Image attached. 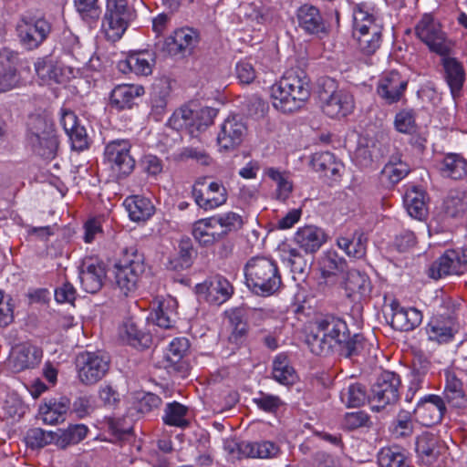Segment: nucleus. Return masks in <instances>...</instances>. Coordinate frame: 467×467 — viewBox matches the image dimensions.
<instances>
[{"mask_svg":"<svg viewBox=\"0 0 467 467\" xmlns=\"http://www.w3.org/2000/svg\"><path fill=\"white\" fill-rule=\"evenodd\" d=\"M343 288L350 300L359 302L369 297L372 285L366 273L351 269L346 274Z\"/></svg>","mask_w":467,"mask_h":467,"instance_id":"obj_22","label":"nucleus"},{"mask_svg":"<svg viewBox=\"0 0 467 467\" xmlns=\"http://www.w3.org/2000/svg\"><path fill=\"white\" fill-rule=\"evenodd\" d=\"M162 420L165 424L179 428L189 426V420L186 419L188 408L179 402L168 403L164 411Z\"/></svg>","mask_w":467,"mask_h":467,"instance_id":"obj_52","label":"nucleus"},{"mask_svg":"<svg viewBox=\"0 0 467 467\" xmlns=\"http://www.w3.org/2000/svg\"><path fill=\"white\" fill-rule=\"evenodd\" d=\"M177 302L174 298H168L160 302L158 308L151 314V319L157 326L163 328L173 327L177 317Z\"/></svg>","mask_w":467,"mask_h":467,"instance_id":"obj_42","label":"nucleus"},{"mask_svg":"<svg viewBox=\"0 0 467 467\" xmlns=\"http://www.w3.org/2000/svg\"><path fill=\"white\" fill-rule=\"evenodd\" d=\"M272 374L276 381L285 386L293 385L297 379L294 368L284 354L277 355L274 359Z\"/></svg>","mask_w":467,"mask_h":467,"instance_id":"obj_46","label":"nucleus"},{"mask_svg":"<svg viewBox=\"0 0 467 467\" xmlns=\"http://www.w3.org/2000/svg\"><path fill=\"white\" fill-rule=\"evenodd\" d=\"M320 266L322 275L324 277H329L336 275L338 273H343L347 269L348 265L343 257L339 256L334 251H328L321 258Z\"/></svg>","mask_w":467,"mask_h":467,"instance_id":"obj_53","label":"nucleus"},{"mask_svg":"<svg viewBox=\"0 0 467 467\" xmlns=\"http://www.w3.org/2000/svg\"><path fill=\"white\" fill-rule=\"evenodd\" d=\"M192 234L195 241L203 247H211L223 239V232L219 231L212 217L196 221Z\"/></svg>","mask_w":467,"mask_h":467,"instance_id":"obj_29","label":"nucleus"},{"mask_svg":"<svg viewBox=\"0 0 467 467\" xmlns=\"http://www.w3.org/2000/svg\"><path fill=\"white\" fill-rule=\"evenodd\" d=\"M219 231L223 232V238L231 232L236 231L243 225L242 217L234 212L218 214L212 217Z\"/></svg>","mask_w":467,"mask_h":467,"instance_id":"obj_61","label":"nucleus"},{"mask_svg":"<svg viewBox=\"0 0 467 467\" xmlns=\"http://www.w3.org/2000/svg\"><path fill=\"white\" fill-rule=\"evenodd\" d=\"M131 143L128 140H114L105 148V159L110 169L121 177L130 175L135 168V160L130 155Z\"/></svg>","mask_w":467,"mask_h":467,"instance_id":"obj_10","label":"nucleus"},{"mask_svg":"<svg viewBox=\"0 0 467 467\" xmlns=\"http://www.w3.org/2000/svg\"><path fill=\"white\" fill-rule=\"evenodd\" d=\"M372 26H381L378 19L364 4L357 5L353 9V31H370Z\"/></svg>","mask_w":467,"mask_h":467,"instance_id":"obj_51","label":"nucleus"},{"mask_svg":"<svg viewBox=\"0 0 467 467\" xmlns=\"http://www.w3.org/2000/svg\"><path fill=\"white\" fill-rule=\"evenodd\" d=\"M244 272L247 287L257 296H270L282 285L277 264L271 258L254 256L246 262Z\"/></svg>","mask_w":467,"mask_h":467,"instance_id":"obj_2","label":"nucleus"},{"mask_svg":"<svg viewBox=\"0 0 467 467\" xmlns=\"http://www.w3.org/2000/svg\"><path fill=\"white\" fill-rule=\"evenodd\" d=\"M123 205L133 222H145L149 220L155 212L151 201L140 195L127 197Z\"/></svg>","mask_w":467,"mask_h":467,"instance_id":"obj_34","label":"nucleus"},{"mask_svg":"<svg viewBox=\"0 0 467 467\" xmlns=\"http://www.w3.org/2000/svg\"><path fill=\"white\" fill-rule=\"evenodd\" d=\"M340 399L349 408H358L369 401L366 388L360 383H353L344 388L341 390Z\"/></svg>","mask_w":467,"mask_h":467,"instance_id":"obj_49","label":"nucleus"},{"mask_svg":"<svg viewBox=\"0 0 467 467\" xmlns=\"http://www.w3.org/2000/svg\"><path fill=\"white\" fill-rule=\"evenodd\" d=\"M233 293V285L222 275L211 278L207 285V300L214 305H221L226 302Z\"/></svg>","mask_w":467,"mask_h":467,"instance_id":"obj_38","label":"nucleus"},{"mask_svg":"<svg viewBox=\"0 0 467 467\" xmlns=\"http://www.w3.org/2000/svg\"><path fill=\"white\" fill-rule=\"evenodd\" d=\"M297 22L301 29L310 35H319L328 31V25L319 10L311 5H304L297 10Z\"/></svg>","mask_w":467,"mask_h":467,"instance_id":"obj_26","label":"nucleus"},{"mask_svg":"<svg viewBox=\"0 0 467 467\" xmlns=\"http://www.w3.org/2000/svg\"><path fill=\"white\" fill-rule=\"evenodd\" d=\"M190 344L187 338L185 337H177L174 338L169 345L166 353V360L170 363L171 366H175L178 364L187 350L189 349Z\"/></svg>","mask_w":467,"mask_h":467,"instance_id":"obj_63","label":"nucleus"},{"mask_svg":"<svg viewBox=\"0 0 467 467\" xmlns=\"http://www.w3.org/2000/svg\"><path fill=\"white\" fill-rule=\"evenodd\" d=\"M243 454L246 458H273L279 454V447L273 441H264L260 442H244Z\"/></svg>","mask_w":467,"mask_h":467,"instance_id":"obj_45","label":"nucleus"},{"mask_svg":"<svg viewBox=\"0 0 467 467\" xmlns=\"http://www.w3.org/2000/svg\"><path fill=\"white\" fill-rule=\"evenodd\" d=\"M273 106L283 113L301 109L310 97V80L301 68H291L270 88Z\"/></svg>","mask_w":467,"mask_h":467,"instance_id":"obj_1","label":"nucleus"},{"mask_svg":"<svg viewBox=\"0 0 467 467\" xmlns=\"http://www.w3.org/2000/svg\"><path fill=\"white\" fill-rule=\"evenodd\" d=\"M144 94V88L140 85L123 84L115 87L110 93V106L118 110L130 109L134 99Z\"/></svg>","mask_w":467,"mask_h":467,"instance_id":"obj_31","label":"nucleus"},{"mask_svg":"<svg viewBox=\"0 0 467 467\" xmlns=\"http://www.w3.org/2000/svg\"><path fill=\"white\" fill-rule=\"evenodd\" d=\"M315 326L333 348H337L346 358L358 356L364 347L363 337L358 334L350 337L347 323L337 317L327 316L316 321Z\"/></svg>","mask_w":467,"mask_h":467,"instance_id":"obj_3","label":"nucleus"},{"mask_svg":"<svg viewBox=\"0 0 467 467\" xmlns=\"http://www.w3.org/2000/svg\"><path fill=\"white\" fill-rule=\"evenodd\" d=\"M416 451L420 463L426 467H441L445 445L431 433H423L417 438Z\"/></svg>","mask_w":467,"mask_h":467,"instance_id":"obj_14","label":"nucleus"},{"mask_svg":"<svg viewBox=\"0 0 467 467\" xmlns=\"http://www.w3.org/2000/svg\"><path fill=\"white\" fill-rule=\"evenodd\" d=\"M404 203L408 213L413 218L421 220L427 214L425 193L417 188L406 192Z\"/></svg>","mask_w":467,"mask_h":467,"instance_id":"obj_48","label":"nucleus"},{"mask_svg":"<svg viewBox=\"0 0 467 467\" xmlns=\"http://www.w3.org/2000/svg\"><path fill=\"white\" fill-rule=\"evenodd\" d=\"M294 240L306 254H314L326 243L325 232L315 225H306L297 229Z\"/></svg>","mask_w":467,"mask_h":467,"instance_id":"obj_28","label":"nucleus"},{"mask_svg":"<svg viewBox=\"0 0 467 467\" xmlns=\"http://www.w3.org/2000/svg\"><path fill=\"white\" fill-rule=\"evenodd\" d=\"M466 265L459 249L447 250L429 268V276L440 279L449 275H462Z\"/></svg>","mask_w":467,"mask_h":467,"instance_id":"obj_18","label":"nucleus"},{"mask_svg":"<svg viewBox=\"0 0 467 467\" xmlns=\"http://www.w3.org/2000/svg\"><path fill=\"white\" fill-rule=\"evenodd\" d=\"M56 134L54 124L49 119L41 115H31L26 124V143L29 146L38 144L44 137Z\"/></svg>","mask_w":467,"mask_h":467,"instance_id":"obj_32","label":"nucleus"},{"mask_svg":"<svg viewBox=\"0 0 467 467\" xmlns=\"http://www.w3.org/2000/svg\"><path fill=\"white\" fill-rule=\"evenodd\" d=\"M265 174L276 183V199L281 202H285L293 191V183L288 174L273 167L267 168L265 171Z\"/></svg>","mask_w":467,"mask_h":467,"instance_id":"obj_50","label":"nucleus"},{"mask_svg":"<svg viewBox=\"0 0 467 467\" xmlns=\"http://www.w3.org/2000/svg\"><path fill=\"white\" fill-rule=\"evenodd\" d=\"M192 245L189 239H182L179 244L178 255L170 259L169 268L180 271L189 268L192 264Z\"/></svg>","mask_w":467,"mask_h":467,"instance_id":"obj_54","label":"nucleus"},{"mask_svg":"<svg viewBox=\"0 0 467 467\" xmlns=\"http://www.w3.org/2000/svg\"><path fill=\"white\" fill-rule=\"evenodd\" d=\"M382 26H372L370 31H353L358 49L366 54L372 55L381 43Z\"/></svg>","mask_w":467,"mask_h":467,"instance_id":"obj_43","label":"nucleus"},{"mask_svg":"<svg viewBox=\"0 0 467 467\" xmlns=\"http://www.w3.org/2000/svg\"><path fill=\"white\" fill-rule=\"evenodd\" d=\"M119 337L127 344L147 348L150 342V336L139 328L138 324L132 319H127L119 328Z\"/></svg>","mask_w":467,"mask_h":467,"instance_id":"obj_40","label":"nucleus"},{"mask_svg":"<svg viewBox=\"0 0 467 467\" xmlns=\"http://www.w3.org/2000/svg\"><path fill=\"white\" fill-rule=\"evenodd\" d=\"M409 172V165L402 161L400 157H392L382 170V175L388 178L392 184L400 182Z\"/></svg>","mask_w":467,"mask_h":467,"instance_id":"obj_57","label":"nucleus"},{"mask_svg":"<svg viewBox=\"0 0 467 467\" xmlns=\"http://www.w3.org/2000/svg\"><path fill=\"white\" fill-rule=\"evenodd\" d=\"M69 408L70 400L66 397L45 403L40 407L43 421L47 424H57L64 421Z\"/></svg>","mask_w":467,"mask_h":467,"instance_id":"obj_39","label":"nucleus"},{"mask_svg":"<svg viewBox=\"0 0 467 467\" xmlns=\"http://www.w3.org/2000/svg\"><path fill=\"white\" fill-rule=\"evenodd\" d=\"M445 78L453 97L462 89L465 73L462 65L455 58L448 57L443 60Z\"/></svg>","mask_w":467,"mask_h":467,"instance_id":"obj_44","label":"nucleus"},{"mask_svg":"<svg viewBox=\"0 0 467 467\" xmlns=\"http://www.w3.org/2000/svg\"><path fill=\"white\" fill-rule=\"evenodd\" d=\"M442 399L445 404L447 403L453 408H463L467 403L462 381L454 372L450 370L445 371V387Z\"/></svg>","mask_w":467,"mask_h":467,"instance_id":"obj_33","label":"nucleus"},{"mask_svg":"<svg viewBox=\"0 0 467 467\" xmlns=\"http://www.w3.org/2000/svg\"><path fill=\"white\" fill-rule=\"evenodd\" d=\"M133 19V12L127 0H107L106 13L102 20V29L108 39L119 40Z\"/></svg>","mask_w":467,"mask_h":467,"instance_id":"obj_7","label":"nucleus"},{"mask_svg":"<svg viewBox=\"0 0 467 467\" xmlns=\"http://www.w3.org/2000/svg\"><path fill=\"white\" fill-rule=\"evenodd\" d=\"M199 41L200 35L197 30L182 27L165 38L161 49L171 56L192 54Z\"/></svg>","mask_w":467,"mask_h":467,"instance_id":"obj_15","label":"nucleus"},{"mask_svg":"<svg viewBox=\"0 0 467 467\" xmlns=\"http://www.w3.org/2000/svg\"><path fill=\"white\" fill-rule=\"evenodd\" d=\"M42 358V350L32 345H17L12 348L8 366L14 372H20L37 366Z\"/></svg>","mask_w":467,"mask_h":467,"instance_id":"obj_21","label":"nucleus"},{"mask_svg":"<svg viewBox=\"0 0 467 467\" xmlns=\"http://www.w3.org/2000/svg\"><path fill=\"white\" fill-rule=\"evenodd\" d=\"M29 148L36 156L47 161L53 160L58 149L57 136L54 134L44 137L39 140L38 144H33Z\"/></svg>","mask_w":467,"mask_h":467,"instance_id":"obj_55","label":"nucleus"},{"mask_svg":"<svg viewBox=\"0 0 467 467\" xmlns=\"http://www.w3.org/2000/svg\"><path fill=\"white\" fill-rule=\"evenodd\" d=\"M445 411L444 400L437 395H430L418 403L414 414L422 425L432 426L442 420Z\"/></svg>","mask_w":467,"mask_h":467,"instance_id":"obj_19","label":"nucleus"},{"mask_svg":"<svg viewBox=\"0 0 467 467\" xmlns=\"http://www.w3.org/2000/svg\"><path fill=\"white\" fill-rule=\"evenodd\" d=\"M442 212L446 217L464 219L467 217V192H451L444 199Z\"/></svg>","mask_w":467,"mask_h":467,"instance_id":"obj_37","label":"nucleus"},{"mask_svg":"<svg viewBox=\"0 0 467 467\" xmlns=\"http://www.w3.org/2000/svg\"><path fill=\"white\" fill-rule=\"evenodd\" d=\"M216 115L217 109L210 107L197 110L182 107L171 115L169 124L177 130H186L193 136L195 131L204 130L212 125Z\"/></svg>","mask_w":467,"mask_h":467,"instance_id":"obj_6","label":"nucleus"},{"mask_svg":"<svg viewBox=\"0 0 467 467\" xmlns=\"http://www.w3.org/2000/svg\"><path fill=\"white\" fill-rule=\"evenodd\" d=\"M306 342L311 352L317 356L327 355L334 348L316 326L314 330L306 336Z\"/></svg>","mask_w":467,"mask_h":467,"instance_id":"obj_62","label":"nucleus"},{"mask_svg":"<svg viewBox=\"0 0 467 467\" xmlns=\"http://www.w3.org/2000/svg\"><path fill=\"white\" fill-rule=\"evenodd\" d=\"M57 444L66 447L69 444H76L81 441L88 433V428L83 424L69 426L66 430H58Z\"/></svg>","mask_w":467,"mask_h":467,"instance_id":"obj_59","label":"nucleus"},{"mask_svg":"<svg viewBox=\"0 0 467 467\" xmlns=\"http://www.w3.org/2000/svg\"><path fill=\"white\" fill-rule=\"evenodd\" d=\"M195 203L202 210L215 209L227 201V191L223 183L218 182H207V177L198 178L192 190Z\"/></svg>","mask_w":467,"mask_h":467,"instance_id":"obj_9","label":"nucleus"},{"mask_svg":"<svg viewBox=\"0 0 467 467\" xmlns=\"http://www.w3.org/2000/svg\"><path fill=\"white\" fill-rule=\"evenodd\" d=\"M78 278L86 292L90 294L99 292L106 278L104 264L93 258L84 259L78 267Z\"/></svg>","mask_w":467,"mask_h":467,"instance_id":"obj_17","label":"nucleus"},{"mask_svg":"<svg viewBox=\"0 0 467 467\" xmlns=\"http://www.w3.org/2000/svg\"><path fill=\"white\" fill-rule=\"evenodd\" d=\"M428 339L438 344L451 342L459 331V324L451 317H433L426 327Z\"/></svg>","mask_w":467,"mask_h":467,"instance_id":"obj_23","label":"nucleus"},{"mask_svg":"<svg viewBox=\"0 0 467 467\" xmlns=\"http://www.w3.org/2000/svg\"><path fill=\"white\" fill-rule=\"evenodd\" d=\"M417 36L432 51L444 54L448 47L445 45L444 34L441 26L430 15H424L415 27Z\"/></svg>","mask_w":467,"mask_h":467,"instance_id":"obj_16","label":"nucleus"},{"mask_svg":"<svg viewBox=\"0 0 467 467\" xmlns=\"http://www.w3.org/2000/svg\"><path fill=\"white\" fill-rule=\"evenodd\" d=\"M76 367L79 381L86 386H92L108 374L110 358L103 351H83L77 356Z\"/></svg>","mask_w":467,"mask_h":467,"instance_id":"obj_5","label":"nucleus"},{"mask_svg":"<svg viewBox=\"0 0 467 467\" xmlns=\"http://www.w3.org/2000/svg\"><path fill=\"white\" fill-rule=\"evenodd\" d=\"M400 377L391 371H383L371 387L369 402L377 410L395 404L400 399Z\"/></svg>","mask_w":467,"mask_h":467,"instance_id":"obj_8","label":"nucleus"},{"mask_svg":"<svg viewBox=\"0 0 467 467\" xmlns=\"http://www.w3.org/2000/svg\"><path fill=\"white\" fill-rule=\"evenodd\" d=\"M74 6L81 19L88 24L98 21L101 14L99 0H74Z\"/></svg>","mask_w":467,"mask_h":467,"instance_id":"obj_58","label":"nucleus"},{"mask_svg":"<svg viewBox=\"0 0 467 467\" xmlns=\"http://www.w3.org/2000/svg\"><path fill=\"white\" fill-rule=\"evenodd\" d=\"M60 123L69 137L74 150H83L88 147L86 130L83 126L79 125L78 117L73 111L62 109Z\"/></svg>","mask_w":467,"mask_h":467,"instance_id":"obj_25","label":"nucleus"},{"mask_svg":"<svg viewBox=\"0 0 467 467\" xmlns=\"http://www.w3.org/2000/svg\"><path fill=\"white\" fill-rule=\"evenodd\" d=\"M19 39L27 49L38 47L51 32V25L44 18L21 19L16 26Z\"/></svg>","mask_w":467,"mask_h":467,"instance_id":"obj_13","label":"nucleus"},{"mask_svg":"<svg viewBox=\"0 0 467 467\" xmlns=\"http://www.w3.org/2000/svg\"><path fill=\"white\" fill-rule=\"evenodd\" d=\"M57 432L47 431L40 428H34L27 431L26 441V444L32 449L43 448L53 441L57 443Z\"/></svg>","mask_w":467,"mask_h":467,"instance_id":"obj_60","label":"nucleus"},{"mask_svg":"<svg viewBox=\"0 0 467 467\" xmlns=\"http://www.w3.org/2000/svg\"><path fill=\"white\" fill-rule=\"evenodd\" d=\"M179 158L181 161L192 160L203 166H209L213 162V158L202 147H184L180 151Z\"/></svg>","mask_w":467,"mask_h":467,"instance_id":"obj_64","label":"nucleus"},{"mask_svg":"<svg viewBox=\"0 0 467 467\" xmlns=\"http://www.w3.org/2000/svg\"><path fill=\"white\" fill-rule=\"evenodd\" d=\"M408 86V79L398 71L391 70L383 74L379 81L378 94L387 103L398 102L402 98Z\"/></svg>","mask_w":467,"mask_h":467,"instance_id":"obj_20","label":"nucleus"},{"mask_svg":"<svg viewBox=\"0 0 467 467\" xmlns=\"http://www.w3.org/2000/svg\"><path fill=\"white\" fill-rule=\"evenodd\" d=\"M324 85L332 90L330 93L323 90L319 94L323 112L330 118L345 117L349 114L354 108L352 96L343 90H336L332 79H327Z\"/></svg>","mask_w":467,"mask_h":467,"instance_id":"obj_11","label":"nucleus"},{"mask_svg":"<svg viewBox=\"0 0 467 467\" xmlns=\"http://www.w3.org/2000/svg\"><path fill=\"white\" fill-rule=\"evenodd\" d=\"M368 237L361 231H355L351 237L339 236L337 239V246L348 256L362 258L366 254Z\"/></svg>","mask_w":467,"mask_h":467,"instance_id":"obj_36","label":"nucleus"},{"mask_svg":"<svg viewBox=\"0 0 467 467\" xmlns=\"http://www.w3.org/2000/svg\"><path fill=\"white\" fill-rule=\"evenodd\" d=\"M414 424L409 411L401 410L392 421L389 431L395 438H406L412 435Z\"/></svg>","mask_w":467,"mask_h":467,"instance_id":"obj_56","label":"nucleus"},{"mask_svg":"<svg viewBox=\"0 0 467 467\" xmlns=\"http://www.w3.org/2000/svg\"><path fill=\"white\" fill-rule=\"evenodd\" d=\"M247 135V126L238 115L228 116L220 126L217 134L219 147L225 150H233L239 147Z\"/></svg>","mask_w":467,"mask_h":467,"instance_id":"obj_12","label":"nucleus"},{"mask_svg":"<svg viewBox=\"0 0 467 467\" xmlns=\"http://www.w3.org/2000/svg\"><path fill=\"white\" fill-rule=\"evenodd\" d=\"M379 467H410V461L399 447H384L378 454Z\"/></svg>","mask_w":467,"mask_h":467,"instance_id":"obj_47","label":"nucleus"},{"mask_svg":"<svg viewBox=\"0 0 467 467\" xmlns=\"http://www.w3.org/2000/svg\"><path fill=\"white\" fill-rule=\"evenodd\" d=\"M35 70L44 82H61L63 68L53 57L47 56L38 58L35 63Z\"/></svg>","mask_w":467,"mask_h":467,"instance_id":"obj_41","label":"nucleus"},{"mask_svg":"<svg viewBox=\"0 0 467 467\" xmlns=\"http://www.w3.org/2000/svg\"><path fill=\"white\" fill-rule=\"evenodd\" d=\"M154 62L150 52L136 51L129 54L126 59L119 61L118 68L125 74L133 72L138 76H148L152 72Z\"/></svg>","mask_w":467,"mask_h":467,"instance_id":"obj_27","label":"nucleus"},{"mask_svg":"<svg viewBox=\"0 0 467 467\" xmlns=\"http://www.w3.org/2000/svg\"><path fill=\"white\" fill-rule=\"evenodd\" d=\"M392 316L390 325L399 331H411L422 322V313L415 307H404L397 301L390 305Z\"/></svg>","mask_w":467,"mask_h":467,"instance_id":"obj_24","label":"nucleus"},{"mask_svg":"<svg viewBox=\"0 0 467 467\" xmlns=\"http://www.w3.org/2000/svg\"><path fill=\"white\" fill-rule=\"evenodd\" d=\"M441 176L462 180L467 175V161L456 153L447 154L438 165Z\"/></svg>","mask_w":467,"mask_h":467,"instance_id":"obj_35","label":"nucleus"},{"mask_svg":"<svg viewBox=\"0 0 467 467\" xmlns=\"http://www.w3.org/2000/svg\"><path fill=\"white\" fill-rule=\"evenodd\" d=\"M144 270V256L139 253L136 246L122 249L120 257L114 265L116 288L126 296L133 293Z\"/></svg>","mask_w":467,"mask_h":467,"instance_id":"obj_4","label":"nucleus"},{"mask_svg":"<svg viewBox=\"0 0 467 467\" xmlns=\"http://www.w3.org/2000/svg\"><path fill=\"white\" fill-rule=\"evenodd\" d=\"M310 164L316 171L334 181L341 177L344 171V164L337 161L335 155L329 151L314 153Z\"/></svg>","mask_w":467,"mask_h":467,"instance_id":"obj_30","label":"nucleus"}]
</instances>
